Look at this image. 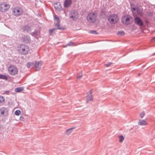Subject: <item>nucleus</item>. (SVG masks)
I'll return each instance as SVG.
<instances>
[{"label": "nucleus", "mask_w": 155, "mask_h": 155, "mask_svg": "<svg viewBox=\"0 0 155 155\" xmlns=\"http://www.w3.org/2000/svg\"><path fill=\"white\" fill-rule=\"evenodd\" d=\"M18 51L21 54L25 55L27 54L29 51V47L25 45H21L19 47Z\"/></svg>", "instance_id": "f257e3e1"}, {"label": "nucleus", "mask_w": 155, "mask_h": 155, "mask_svg": "<svg viewBox=\"0 0 155 155\" xmlns=\"http://www.w3.org/2000/svg\"><path fill=\"white\" fill-rule=\"evenodd\" d=\"M10 8V5L6 2L1 3L0 4V11L5 12L8 10Z\"/></svg>", "instance_id": "f03ea898"}, {"label": "nucleus", "mask_w": 155, "mask_h": 155, "mask_svg": "<svg viewBox=\"0 0 155 155\" xmlns=\"http://www.w3.org/2000/svg\"><path fill=\"white\" fill-rule=\"evenodd\" d=\"M8 72L10 75L15 76L18 74V70L15 66L11 65L8 68Z\"/></svg>", "instance_id": "7ed1b4c3"}, {"label": "nucleus", "mask_w": 155, "mask_h": 155, "mask_svg": "<svg viewBox=\"0 0 155 155\" xmlns=\"http://www.w3.org/2000/svg\"><path fill=\"white\" fill-rule=\"evenodd\" d=\"M108 20L110 23L115 24L118 21L119 18L116 15H111L109 16Z\"/></svg>", "instance_id": "20e7f679"}, {"label": "nucleus", "mask_w": 155, "mask_h": 155, "mask_svg": "<svg viewBox=\"0 0 155 155\" xmlns=\"http://www.w3.org/2000/svg\"><path fill=\"white\" fill-rule=\"evenodd\" d=\"M97 18V14L96 13H91L89 14L87 17V21L91 23L94 22Z\"/></svg>", "instance_id": "39448f33"}, {"label": "nucleus", "mask_w": 155, "mask_h": 155, "mask_svg": "<svg viewBox=\"0 0 155 155\" xmlns=\"http://www.w3.org/2000/svg\"><path fill=\"white\" fill-rule=\"evenodd\" d=\"M132 19V17L129 15H126L122 17L121 21L123 23L128 25L130 23Z\"/></svg>", "instance_id": "423d86ee"}, {"label": "nucleus", "mask_w": 155, "mask_h": 155, "mask_svg": "<svg viewBox=\"0 0 155 155\" xmlns=\"http://www.w3.org/2000/svg\"><path fill=\"white\" fill-rule=\"evenodd\" d=\"M54 22L55 25L57 27V29H63V28L60 26V20L59 17L57 15H55L54 16Z\"/></svg>", "instance_id": "0eeeda50"}, {"label": "nucleus", "mask_w": 155, "mask_h": 155, "mask_svg": "<svg viewBox=\"0 0 155 155\" xmlns=\"http://www.w3.org/2000/svg\"><path fill=\"white\" fill-rule=\"evenodd\" d=\"M12 12L14 15L16 16L21 15L23 13L22 10L20 8L18 7L14 8Z\"/></svg>", "instance_id": "6e6552de"}, {"label": "nucleus", "mask_w": 155, "mask_h": 155, "mask_svg": "<svg viewBox=\"0 0 155 155\" xmlns=\"http://www.w3.org/2000/svg\"><path fill=\"white\" fill-rule=\"evenodd\" d=\"M92 90H91L87 92V95L86 96V101L87 102L93 101V97L92 94Z\"/></svg>", "instance_id": "1a4fd4ad"}, {"label": "nucleus", "mask_w": 155, "mask_h": 155, "mask_svg": "<svg viewBox=\"0 0 155 155\" xmlns=\"http://www.w3.org/2000/svg\"><path fill=\"white\" fill-rule=\"evenodd\" d=\"M8 110L5 107H2L0 108V116H4L8 114Z\"/></svg>", "instance_id": "9d476101"}, {"label": "nucleus", "mask_w": 155, "mask_h": 155, "mask_svg": "<svg viewBox=\"0 0 155 155\" xmlns=\"http://www.w3.org/2000/svg\"><path fill=\"white\" fill-rule=\"evenodd\" d=\"M54 7L57 12L61 11L62 9L61 5L59 2H57L55 3L54 5Z\"/></svg>", "instance_id": "9b49d317"}, {"label": "nucleus", "mask_w": 155, "mask_h": 155, "mask_svg": "<svg viewBox=\"0 0 155 155\" xmlns=\"http://www.w3.org/2000/svg\"><path fill=\"white\" fill-rule=\"evenodd\" d=\"M134 22L136 24L140 26H141L143 24V22L141 19L138 17H137L135 18Z\"/></svg>", "instance_id": "f8f14e48"}, {"label": "nucleus", "mask_w": 155, "mask_h": 155, "mask_svg": "<svg viewBox=\"0 0 155 155\" xmlns=\"http://www.w3.org/2000/svg\"><path fill=\"white\" fill-rule=\"evenodd\" d=\"M70 16L71 18L74 19L78 17V14L77 12L73 11V12H71L70 15Z\"/></svg>", "instance_id": "ddd939ff"}, {"label": "nucleus", "mask_w": 155, "mask_h": 155, "mask_svg": "<svg viewBox=\"0 0 155 155\" xmlns=\"http://www.w3.org/2000/svg\"><path fill=\"white\" fill-rule=\"evenodd\" d=\"M71 4V0H66L64 2V6L65 7H68L70 6Z\"/></svg>", "instance_id": "4468645a"}, {"label": "nucleus", "mask_w": 155, "mask_h": 155, "mask_svg": "<svg viewBox=\"0 0 155 155\" xmlns=\"http://www.w3.org/2000/svg\"><path fill=\"white\" fill-rule=\"evenodd\" d=\"M139 125L145 126L147 125V122L143 120L139 119L138 123Z\"/></svg>", "instance_id": "2eb2a0df"}, {"label": "nucleus", "mask_w": 155, "mask_h": 155, "mask_svg": "<svg viewBox=\"0 0 155 155\" xmlns=\"http://www.w3.org/2000/svg\"><path fill=\"white\" fill-rule=\"evenodd\" d=\"M35 63L34 66L38 70L39 69L40 67L42 64L41 62L39 61H36Z\"/></svg>", "instance_id": "dca6fc26"}, {"label": "nucleus", "mask_w": 155, "mask_h": 155, "mask_svg": "<svg viewBox=\"0 0 155 155\" xmlns=\"http://www.w3.org/2000/svg\"><path fill=\"white\" fill-rule=\"evenodd\" d=\"M137 14L140 15H142L143 14V9L142 8H138L136 10Z\"/></svg>", "instance_id": "f3484780"}, {"label": "nucleus", "mask_w": 155, "mask_h": 155, "mask_svg": "<svg viewBox=\"0 0 155 155\" xmlns=\"http://www.w3.org/2000/svg\"><path fill=\"white\" fill-rule=\"evenodd\" d=\"M75 128H70L67 129L65 132V134L67 135H69L72 132L73 130Z\"/></svg>", "instance_id": "a211bd4d"}, {"label": "nucleus", "mask_w": 155, "mask_h": 155, "mask_svg": "<svg viewBox=\"0 0 155 155\" xmlns=\"http://www.w3.org/2000/svg\"><path fill=\"white\" fill-rule=\"evenodd\" d=\"M24 89L23 87H19L16 88L15 89V91L17 92H19L22 91Z\"/></svg>", "instance_id": "6ab92c4d"}, {"label": "nucleus", "mask_w": 155, "mask_h": 155, "mask_svg": "<svg viewBox=\"0 0 155 155\" xmlns=\"http://www.w3.org/2000/svg\"><path fill=\"white\" fill-rule=\"evenodd\" d=\"M7 79L8 78L6 76L4 75L0 74V79L7 80Z\"/></svg>", "instance_id": "aec40b11"}, {"label": "nucleus", "mask_w": 155, "mask_h": 155, "mask_svg": "<svg viewBox=\"0 0 155 155\" xmlns=\"http://www.w3.org/2000/svg\"><path fill=\"white\" fill-rule=\"evenodd\" d=\"M21 114V112L19 110H16L15 112V114L17 116L19 115L20 114Z\"/></svg>", "instance_id": "412c9836"}, {"label": "nucleus", "mask_w": 155, "mask_h": 155, "mask_svg": "<svg viewBox=\"0 0 155 155\" xmlns=\"http://www.w3.org/2000/svg\"><path fill=\"white\" fill-rule=\"evenodd\" d=\"M119 141L120 142H122L124 139V137L122 135H121L119 136Z\"/></svg>", "instance_id": "4be33fe9"}, {"label": "nucleus", "mask_w": 155, "mask_h": 155, "mask_svg": "<svg viewBox=\"0 0 155 155\" xmlns=\"http://www.w3.org/2000/svg\"><path fill=\"white\" fill-rule=\"evenodd\" d=\"M5 101V98L3 97L0 95V103H3Z\"/></svg>", "instance_id": "5701e85b"}, {"label": "nucleus", "mask_w": 155, "mask_h": 155, "mask_svg": "<svg viewBox=\"0 0 155 155\" xmlns=\"http://www.w3.org/2000/svg\"><path fill=\"white\" fill-rule=\"evenodd\" d=\"M145 114V112L144 111H142L140 114V116L141 118H142L143 117Z\"/></svg>", "instance_id": "b1692460"}, {"label": "nucleus", "mask_w": 155, "mask_h": 155, "mask_svg": "<svg viewBox=\"0 0 155 155\" xmlns=\"http://www.w3.org/2000/svg\"><path fill=\"white\" fill-rule=\"evenodd\" d=\"M32 64V63L31 62H28L27 65V67L28 68H29L31 65Z\"/></svg>", "instance_id": "393cba45"}, {"label": "nucleus", "mask_w": 155, "mask_h": 155, "mask_svg": "<svg viewBox=\"0 0 155 155\" xmlns=\"http://www.w3.org/2000/svg\"><path fill=\"white\" fill-rule=\"evenodd\" d=\"M131 11L133 13H134V12L137 10L135 8L132 7L131 6Z\"/></svg>", "instance_id": "a878e982"}, {"label": "nucleus", "mask_w": 155, "mask_h": 155, "mask_svg": "<svg viewBox=\"0 0 155 155\" xmlns=\"http://www.w3.org/2000/svg\"><path fill=\"white\" fill-rule=\"evenodd\" d=\"M124 32L123 31H120L117 33V35H124Z\"/></svg>", "instance_id": "bb28decb"}, {"label": "nucleus", "mask_w": 155, "mask_h": 155, "mask_svg": "<svg viewBox=\"0 0 155 155\" xmlns=\"http://www.w3.org/2000/svg\"><path fill=\"white\" fill-rule=\"evenodd\" d=\"M112 64V63L111 62H109L107 63V64H105V66H106L107 67H108L110 66L111 64Z\"/></svg>", "instance_id": "cd10ccee"}, {"label": "nucleus", "mask_w": 155, "mask_h": 155, "mask_svg": "<svg viewBox=\"0 0 155 155\" xmlns=\"http://www.w3.org/2000/svg\"><path fill=\"white\" fill-rule=\"evenodd\" d=\"M82 76V74H81V75H78V76H77V78H81Z\"/></svg>", "instance_id": "c85d7f7f"}, {"label": "nucleus", "mask_w": 155, "mask_h": 155, "mask_svg": "<svg viewBox=\"0 0 155 155\" xmlns=\"http://www.w3.org/2000/svg\"><path fill=\"white\" fill-rule=\"evenodd\" d=\"M9 92V91H4V93H3V94H8V93Z\"/></svg>", "instance_id": "c756f323"}, {"label": "nucleus", "mask_w": 155, "mask_h": 155, "mask_svg": "<svg viewBox=\"0 0 155 155\" xmlns=\"http://www.w3.org/2000/svg\"><path fill=\"white\" fill-rule=\"evenodd\" d=\"M91 33L92 34H95L96 32L95 31H92L91 32Z\"/></svg>", "instance_id": "7c9ffc66"}, {"label": "nucleus", "mask_w": 155, "mask_h": 155, "mask_svg": "<svg viewBox=\"0 0 155 155\" xmlns=\"http://www.w3.org/2000/svg\"><path fill=\"white\" fill-rule=\"evenodd\" d=\"M54 29H52V30H50V31L51 32V31H54Z\"/></svg>", "instance_id": "2f4dec72"}, {"label": "nucleus", "mask_w": 155, "mask_h": 155, "mask_svg": "<svg viewBox=\"0 0 155 155\" xmlns=\"http://www.w3.org/2000/svg\"><path fill=\"white\" fill-rule=\"evenodd\" d=\"M20 118H21H21H23V117H21H21H20Z\"/></svg>", "instance_id": "473e14b6"}, {"label": "nucleus", "mask_w": 155, "mask_h": 155, "mask_svg": "<svg viewBox=\"0 0 155 155\" xmlns=\"http://www.w3.org/2000/svg\"><path fill=\"white\" fill-rule=\"evenodd\" d=\"M1 127H2L1 125L0 124V129L1 128Z\"/></svg>", "instance_id": "72a5a7b5"}, {"label": "nucleus", "mask_w": 155, "mask_h": 155, "mask_svg": "<svg viewBox=\"0 0 155 155\" xmlns=\"http://www.w3.org/2000/svg\"><path fill=\"white\" fill-rule=\"evenodd\" d=\"M155 39V37L153 38V39Z\"/></svg>", "instance_id": "f704fd0d"}]
</instances>
